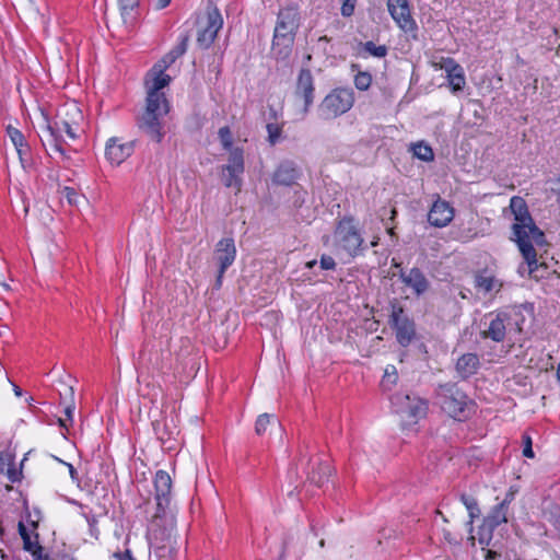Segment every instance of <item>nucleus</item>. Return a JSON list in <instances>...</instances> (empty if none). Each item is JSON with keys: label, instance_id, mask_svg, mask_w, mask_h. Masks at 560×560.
Returning <instances> with one entry per match:
<instances>
[{"label": "nucleus", "instance_id": "7", "mask_svg": "<svg viewBox=\"0 0 560 560\" xmlns=\"http://www.w3.org/2000/svg\"><path fill=\"white\" fill-rule=\"evenodd\" d=\"M436 395L442 409L453 418L459 417L467 406L468 397L456 384L440 385Z\"/></svg>", "mask_w": 560, "mask_h": 560}, {"label": "nucleus", "instance_id": "57", "mask_svg": "<svg viewBox=\"0 0 560 560\" xmlns=\"http://www.w3.org/2000/svg\"><path fill=\"white\" fill-rule=\"evenodd\" d=\"M316 264H317L316 260H311V261L306 262V267L313 268Z\"/></svg>", "mask_w": 560, "mask_h": 560}, {"label": "nucleus", "instance_id": "2", "mask_svg": "<svg viewBox=\"0 0 560 560\" xmlns=\"http://www.w3.org/2000/svg\"><path fill=\"white\" fill-rule=\"evenodd\" d=\"M171 77L152 67L147 75V102L143 113L138 117L139 129L152 141L160 143L165 135L164 119L170 112V104L165 94L161 92L168 85Z\"/></svg>", "mask_w": 560, "mask_h": 560}, {"label": "nucleus", "instance_id": "15", "mask_svg": "<svg viewBox=\"0 0 560 560\" xmlns=\"http://www.w3.org/2000/svg\"><path fill=\"white\" fill-rule=\"evenodd\" d=\"M133 152V142H122L119 138H110L105 148V155L107 160L114 165H120Z\"/></svg>", "mask_w": 560, "mask_h": 560}, {"label": "nucleus", "instance_id": "41", "mask_svg": "<svg viewBox=\"0 0 560 560\" xmlns=\"http://www.w3.org/2000/svg\"><path fill=\"white\" fill-rule=\"evenodd\" d=\"M7 135L15 148L23 147V143L26 142L24 135L12 126L7 127Z\"/></svg>", "mask_w": 560, "mask_h": 560}, {"label": "nucleus", "instance_id": "50", "mask_svg": "<svg viewBox=\"0 0 560 560\" xmlns=\"http://www.w3.org/2000/svg\"><path fill=\"white\" fill-rule=\"evenodd\" d=\"M8 478L11 482H16L20 480V472H18L15 468H9Z\"/></svg>", "mask_w": 560, "mask_h": 560}, {"label": "nucleus", "instance_id": "60", "mask_svg": "<svg viewBox=\"0 0 560 560\" xmlns=\"http://www.w3.org/2000/svg\"><path fill=\"white\" fill-rule=\"evenodd\" d=\"M319 547L320 548L325 547V540L324 539L319 540Z\"/></svg>", "mask_w": 560, "mask_h": 560}, {"label": "nucleus", "instance_id": "8", "mask_svg": "<svg viewBox=\"0 0 560 560\" xmlns=\"http://www.w3.org/2000/svg\"><path fill=\"white\" fill-rule=\"evenodd\" d=\"M392 404L395 407V411L408 423H416L420 418L424 417L428 409V405L423 399L402 393L395 394L392 397Z\"/></svg>", "mask_w": 560, "mask_h": 560}, {"label": "nucleus", "instance_id": "4", "mask_svg": "<svg viewBox=\"0 0 560 560\" xmlns=\"http://www.w3.org/2000/svg\"><path fill=\"white\" fill-rule=\"evenodd\" d=\"M299 25L300 13L296 7L289 5L279 11L272 40V51L277 58L289 56Z\"/></svg>", "mask_w": 560, "mask_h": 560}, {"label": "nucleus", "instance_id": "53", "mask_svg": "<svg viewBox=\"0 0 560 560\" xmlns=\"http://www.w3.org/2000/svg\"><path fill=\"white\" fill-rule=\"evenodd\" d=\"M171 3V0H156V8L164 9Z\"/></svg>", "mask_w": 560, "mask_h": 560}, {"label": "nucleus", "instance_id": "24", "mask_svg": "<svg viewBox=\"0 0 560 560\" xmlns=\"http://www.w3.org/2000/svg\"><path fill=\"white\" fill-rule=\"evenodd\" d=\"M331 467L328 462L326 460H319L317 463V467L313 468L312 472L308 475V480L318 486L322 487L331 475Z\"/></svg>", "mask_w": 560, "mask_h": 560}, {"label": "nucleus", "instance_id": "54", "mask_svg": "<svg viewBox=\"0 0 560 560\" xmlns=\"http://www.w3.org/2000/svg\"><path fill=\"white\" fill-rule=\"evenodd\" d=\"M392 264H393V267H395L396 269H399V273L401 272V270H404L401 268V264L400 262H396L395 259H393Z\"/></svg>", "mask_w": 560, "mask_h": 560}, {"label": "nucleus", "instance_id": "32", "mask_svg": "<svg viewBox=\"0 0 560 560\" xmlns=\"http://www.w3.org/2000/svg\"><path fill=\"white\" fill-rule=\"evenodd\" d=\"M273 424V425H280L279 421L269 413H262L257 418L256 424H255V431L258 435H261L266 433L267 427Z\"/></svg>", "mask_w": 560, "mask_h": 560}, {"label": "nucleus", "instance_id": "10", "mask_svg": "<svg viewBox=\"0 0 560 560\" xmlns=\"http://www.w3.org/2000/svg\"><path fill=\"white\" fill-rule=\"evenodd\" d=\"M222 26L223 19L219 9L212 4L208 5L205 18L199 21V30L197 34L198 46L201 49L209 48Z\"/></svg>", "mask_w": 560, "mask_h": 560}, {"label": "nucleus", "instance_id": "14", "mask_svg": "<svg viewBox=\"0 0 560 560\" xmlns=\"http://www.w3.org/2000/svg\"><path fill=\"white\" fill-rule=\"evenodd\" d=\"M387 9L393 20L404 32L407 33L417 30V24L411 16L408 0H387Z\"/></svg>", "mask_w": 560, "mask_h": 560}, {"label": "nucleus", "instance_id": "36", "mask_svg": "<svg viewBox=\"0 0 560 560\" xmlns=\"http://www.w3.org/2000/svg\"><path fill=\"white\" fill-rule=\"evenodd\" d=\"M544 516L547 521L555 525L560 523V506L553 502H549L544 508Z\"/></svg>", "mask_w": 560, "mask_h": 560}, {"label": "nucleus", "instance_id": "27", "mask_svg": "<svg viewBox=\"0 0 560 560\" xmlns=\"http://www.w3.org/2000/svg\"><path fill=\"white\" fill-rule=\"evenodd\" d=\"M229 162L222 166L223 171H231L233 173H244V152L241 148L229 150Z\"/></svg>", "mask_w": 560, "mask_h": 560}, {"label": "nucleus", "instance_id": "47", "mask_svg": "<svg viewBox=\"0 0 560 560\" xmlns=\"http://www.w3.org/2000/svg\"><path fill=\"white\" fill-rule=\"evenodd\" d=\"M357 0H342L341 14L343 16H351L354 12Z\"/></svg>", "mask_w": 560, "mask_h": 560}, {"label": "nucleus", "instance_id": "35", "mask_svg": "<svg viewBox=\"0 0 560 560\" xmlns=\"http://www.w3.org/2000/svg\"><path fill=\"white\" fill-rule=\"evenodd\" d=\"M62 197L67 199L69 205L79 207L82 202H86L83 195L79 194L74 188L72 187H65L61 190Z\"/></svg>", "mask_w": 560, "mask_h": 560}, {"label": "nucleus", "instance_id": "20", "mask_svg": "<svg viewBox=\"0 0 560 560\" xmlns=\"http://www.w3.org/2000/svg\"><path fill=\"white\" fill-rule=\"evenodd\" d=\"M510 319L506 313H498L489 323L488 329L482 331L483 338H490L495 342L504 340L506 335L505 322Z\"/></svg>", "mask_w": 560, "mask_h": 560}, {"label": "nucleus", "instance_id": "3", "mask_svg": "<svg viewBox=\"0 0 560 560\" xmlns=\"http://www.w3.org/2000/svg\"><path fill=\"white\" fill-rule=\"evenodd\" d=\"M155 500L158 512L154 514L150 526L151 546L159 556L164 557L176 552V538L174 536L175 523L173 517L166 516V508L171 501L172 479L164 471L159 470L154 478Z\"/></svg>", "mask_w": 560, "mask_h": 560}, {"label": "nucleus", "instance_id": "59", "mask_svg": "<svg viewBox=\"0 0 560 560\" xmlns=\"http://www.w3.org/2000/svg\"><path fill=\"white\" fill-rule=\"evenodd\" d=\"M390 212H392V218H390V219H394V217H395V215H396V213H397L396 209H392V210H390Z\"/></svg>", "mask_w": 560, "mask_h": 560}, {"label": "nucleus", "instance_id": "58", "mask_svg": "<svg viewBox=\"0 0 560 560\" xmlns=\"http://www.w3.org/2000/svg\"><path fill=\"white\" fill-rule=\"evenodd\" d=\"M290 472L296 475V465H293L291 468H290Z\"/></svg>", "mask_w": 560, "mask_h": 560}, {"label": "nucleus", "instance_id": "56", "mask_svg": "<svg viewBox=\"0 0 560 560\" xmlns=\"http://www.w3.org/2000/svg\"><path fill=\"white\" fill-rule=\"evenodd\" d=\"M14 393L16 396H21L22 395V390L19 386L14 385Z\"/></svg>", "mask_w": 560, "mask_h": 560}, {"label": "nucleus", "instance_id": "63", "mask_svg": "<svg viewBox=\"0 0 560 560\" xmlns=\"http://www.w3.org/2000/svg\"><path fill=\"white\" fill-rule=\"evenodd\" d=\"M559 49H560V45H559V47H558V50H559Z\"/></svg>", "mask_w": 560, "mask_h": 560}, {"label": "nucleus", "instance_id": "45", "mask_svg": "<svg viewBox=\"0 0 560 560\" xmlns=\"http://www.w3.org/2000/svg\"><path fill=\"white\" fill-rule=\"evenodd\" d=\"M266 128L268 132V142L271 145H275L280 139L282 128L278 124H268Z\"/></svg>", "mask_w": 560, "mask_h": 560}, {"label": "nucleus", "instance_id": "28", "mask_svg": "<svg viewBox=\"0 0 560 560\" xmlns=\"http://www.w3.org/2000/svg\"><path fill=\"white\" fill-rule=\"evenodd\" d=\"M475 287L488 293L497 289H501L502 283L499 282L493 276L487 275V272H478L475 276Z\"/></svg>", "mask_w": 560, "mask_h": 560}, {"label": "nucleus", "instance_id": "51", "mask_svg": "<svg viewBox=\"0 0 560 560\" xmlns=\"http://www.w3.org/2000/svg\"><path fill=\"white\" fill-rule=\"evenodd\" d=\"M115 557H117L119 560H126L127 558L132 560L131 552L128 549L125 552L115 553Z\"/></svg>", "mask_w": 560, "mask_h": 560}, {"label": "nucleus", "instance_id": "40", "mask_svg": "<svg viewBox=\"0 0 560 560\" xmlns=\"http://www.w3.org/2000/svg\"><path fill=\"white\" fill-rule=\"evenodd\" d=\"M372 83V75L369 72L361 71L354 77V85L360 91H366Z\"/></svg>", "mask_w": 560, "mask_h": 560}, {"label": "nucleus", "instance_id": "33", "mask_svg": "<svg viewBox=\"0 0 560 560\" xmlns=\"http://www.w3.org/2000/svg\"><path fill=\"white\" fill-rule=\"evenodd\" d=\"M497 526L487 520H483L478 530V540L481 545H489L492 539L493 529Z\"/></svg>", "mask_w": 560, "mask_h": 560}, {"label": "nucleus", "instance_id": "23", "mask_svg": "<svg viewBox=\"0 0 560 560\" xmlns=\"http://www.w3.org/2000/svg\"><path fill=\"white\" fill-rule=\"evenodd\" d=\"M188 36H184L180 43L167 52L161 60H159L153 67L156 71L165 72V70L173 65L177 58L183 56L187 50Z\"/></svg>", "mask_w": 560, "mask_h": 560}, {"label": "nucleus", "instance_id": "21", "mask_svg": "<svg viewBox=\"0 0 560 560\" xmlns=\"http://www.w3.org/2000/svg\"><path fill=\"white\" fill-rule=\"evenodd\" d=\"M122 24L131 28L138 18L140 0H117Z\"/></svg>", "mask_w": 560, "mask_h": 560}, {"label": "nucleus", "instance_id": "34", "mask_svg": "<svg viewBox=\"0 0 560 560\" xmlns=\"http://www.w3.org/2000/svg\"><path fill=\"white\" fill-rule=\"evenodd\" d=\"M243 173H233L231 171L222 170V182L225 187H234L236 190H241L242 179L241 175Z\"/></svg>", "mask_w": 560, "mask_h": 560}, {"label": "nucleus", "instance_id": "55", "mask_svg": "<svg viewBox=\"0 0 560 560\" xmlns=\"http://www.w3.org/2000/svg\"><path fill=\"white\" fill-rule=\"evenodd\" d=\"M304 448H305V450H306V448H308V444H307V443H305V442H304V443H303V445L300 447V451H299V452H300V457L304 456V452H303V450H304Z\"/></svg>", "mask_w": 560, "mask_h": 560}, {"label": "nucleus", "instance_id": "48", "mask_svg": "<svg viewBox=\"0 0 560 560\" xmlns=\"http://www.w3.org/2000/svg\"><path fill=\"white\" fill-rule=\"evenodd\" d=\"M336 267V261L331 256L323 255L320 257V268L324 270H332Z\"/></svg>", "mask_w": 560, "mask_h": 560}, {"label": "nucleus", "instance_id": "17", "mask_svg": "<svg viewBox=\"0 0 560 560\" xmlns=\"http://www.w3.org/2000/svg\"><path fill=\"white\" fill-rule=\"evenodd\" d=\"M301 170L293 161H283L273 173V182L278 185L291 186L301 177Z\"/></svg>", "mask_w": 560, "mask_h": 560}, {"label": "nucleus", "instance_id": "52", "mask_svg": "<svg viewBox=\"0 0 560 560\" xmlns=\"http://www.w3.org/2000/svg\"><path fill=\"white\" fill-rule=\"evenodd\" d=\"M63 464L67 465V467L69 469V474L71 476V479L78 480V472H77L75 468L71 464H68V463H63Z\"/></svg>", "mask_w": 560, "mask_h": 560}, {"label": "nucleus", "instance_id": "12", "mask_svg": "<svg viewBox=\"0 0 560 560\" xmlns=\"http://www.w3.org/2000/svg\"><path fill=\"white\" fill-rule=\"evenodd\" d=\"M236 258V247L232 237L220 240L213 252V259L218 266L214 289L219 290L222 285V279L226 269L233 265Z\"/></svg>", "mask_w": 560, "mask_h": 560}, {"label": "nucleus", "instance_id": "1", "mask_svg": "<svg viewBox=\"0 0 560 560\" xmlns=\"http://www.w3.org/2000/svg\"><path fill=\"white\" fill-rule=\"evenodd\" d=\"M510 209L514 214L515 223L512 226L513 240L526 262V266L521 265L518 272L524 275L525 272L535 279L540 276L537 275L538 264L537 254L534 245H542L545 243V235L542 231L535 224L533 218L529 214L527 205L522 197H513L510 201Z\"/></svg>", "mask_w": 560, "mask_h": 560}, {"label": "nucleus", "instance_id": "64", "mask_svg": "<svg viewBox=\"0 0 560 560\" xmlns=\"http://www.w3.org/2000/svg\"><path fill=\"white\" fill-rule=\"evenodd\" d=\"M558 182L560 183V178L558 179Z\"/></svg>", "mask_w": 560, "mask_h": 560}, {"label": "nucleus", "instance_id": "39", "mask_svg": "<svg viewBox=\"0 0 560 560\" xmlns=\"http://www.w3.org/2000/svg\"><path fill=\"white\" fill-rule=\"evenodd\" d=\"M398 378L396 368L394 365H388L385 369V373L383 376L382 385L386 389H390V387L396 384Z\"/></svg>", "mask_w": 560, "mask_h": 560}, {"label": "nucleus", "instance_id": "37", "mask_svg": "<svg viewBox=\"0 0 560 560\" xmlns=\"http://www.w3.org/2000/svg\"><path fill=\"white\" fill-rule=\"evenodd\" d=\"M68 392H69V395H70V402L66 406L65 408V415H66V419H59V424L60 427L65 428V429H68V424L67 422H72V419H73V412H74V401H73V395H74V390H73V387L72 386H69L68 387Z\"/></svg>", "mask_w": 560, "mask_h": 560}, {"label": "nucleus", "instance_id": "31", "mask_svg": "<svg viewBox=\"0 0 560 560\" xmlns=\"http://www.w3.org/2000/svg\"><path fill=\"white\" fill-rule=\"evenodd\" d=\"M412 152L413 155L417 156L419 160L424 162L433 161L434 153L430 145L425 144L424 142H418L412 145Z\"/></svg>", "mask_w": 560, "mask_h": 560}, {"label": "nucleus", "instance_id": "44", "mask_svg": "<svg viewBox=\"0 0 560 560\" xmlns=\"http://www.w3.org/2000/svg\"><path fill=\"white\" fill-rule=\"evenodd\" d=\"M219 138L225 150H231L233 144L232 132L228 126L219 129Z\"/></svg>", "mask_w": 560, "mask_h": 560}, {"label": "nucleus", "instance_id": "38", "mask_svg": "<svg viewBox=\"0 0 560 560\" xmlns=\"http://www.w3.org/2000/svg\"><path fill=\"white\" fill-rule=\"evenodd\" d=\"M362 46L365 52L377 58L385 57L388 51L385 45H375L373 42H366Z\"/></svg>", "mask_w": 560, "mask_h": 560}, {"label": "nucleus", "instance_id": "16", "mask_svg": "<svg viewBox=\"0 0 560 560\" xmlns=\"http://www.w3.org/2000/svg\"><path fill=\"white\" fill-rule=\"evenodd\" d=\"M454 218V208L440 197L433 202L428 213V222L435 228H444Z\"/></svg>", "mask_w": 560, "mask_h": 560}, {"label": "nucleus", "instance_id": "6", "mask_svg": "<svg viewBox=\"0 0 560 560\" xmlns=\"http://www.w3.org/2000/svg\"><path fill=\"white\" fill-rule=\"evenodd\" d=\"M354 103V93L351 89L337 88L328 93L318 106L319 116L334 119L351 109Z\"/></svg>", "mask_w": 560, "mask_h": 560}, {"label": "nucleus", "instance_id": "46", "mask_svg": "<svg viewBox=\"0 0 560 560\" xmlns=\"http://www.w3.org/2000/svg\"><path fill=\"white\" fill-rule=\"evenodd\" d=\"M523 455L528 458L534 457L532 438L527 434L523 435Z\"/></svg>", "mask_w": 560, "mask_h": 560}, {"label": "nucleus", "instance_id": "19", "mask_svg": "<svg viewBox=\"0 0 560 560\" xmlns=\"http://www.w3.org/2000/svg\"><path fill=\"white\" fill-rule=\"evenodd\" d=\"M400 279L402 283L411 288L417 295H421L428 291L430 287L429 280L419 268H411L409 272L401 270Z\"/></svg>", "mask_w": 560, "mask_h": 560}, {"label": "nucleus", "instance_id": "11", "mask_svg": "<svg viewBox=\"0 0 560 560\" xmlns=\"http://www.w3.org/2000/svg\"><path fill=\"white\" fill-rule=\"evenodd\" d=\"M294 101L301 105V112L306 115L315 98V82L310 69H301L293 92Z\"/></svg>", "mask_w": 560, "mask_h": 560}, {"label": "nucleus", "instance_id": "29", "mask_svg": "<svg viewBox=\"0 0 560 560\" xmlns=\"http://www.w3.org/2000/svg\"><path fill=\"white\" fill-rule=\"evenodd\" d=\"M19 534L23 539L24 549L32 552L34 556L37 551H42V546L37 541H32L30 533L23 522L19 523Z\"/></svg>", "mask_w": 560, "mask_h": 560}, {"label": "nucleus", "instance_id": "9", "mask_svg": "<svg viewBox=\"0 0 560 560\" xmlns=\"http://www.w3.org/2000/svg\"><path fill=\"white\" fill-rule=\"evenodd\" d=\"M389 325L395 330L396 339L402 347H408L416 337V325L408 317L401 305L390 304Z\"/></svg>", "mask_w": 560, "mask_h": 560}, {"label": "nucleus", "instance_id": "62", "mask_svg": "<svg viewBox=\"0 0 560 560\" xmlns=\"http://www.w3.org/2000/svg\"><path fill=\"white\" fill-rule=\"evenodd\" d=\"M0 534H2V527L0 526Z\"/></svg>", "mask_w": 560, "mask_h": 560}, {"label": "nucleus", "instance_id": "18", "mask_svg": "<svg viewBox=\"0 0 560 560\" xmlns=\"http://www.w3.org/2000/svg\"><path fill=\"white\" fill-rule=\"evenodd\" d=\"M441 69L445 70L453 92H459L466 84L463 68L452 58L443 59Z\"/></svg>", "mask_w": 560, "mask_h": 560}, {"label": "nucleus", "instance_id": "5", "mask_svg": "<svg viewBox=\"0 0 560 560\" xmlns=\"http://www.w3.org/2000/svg\"><path fill=\"white\" fill-rule=\"evenodd\" d=\"M336 245L349 256L355 257L364 249V238L358 226V222L351 215L338 220L334 232Z\"/></svg>", "mask_w": 560, "mask_h": 560}, {"label": "nucleus", "instance_id": "61", "mask_svg": "<svg viewBox=\"0 0 560 560\" xmlns=\"http://www.w3.org/2000/svg\"><path fill=\"white\" fill-rule=\"evenodd\" d=\"M388 232H389L390 235L394 234L393 229H389Z\"/></svg>", "mask_w": 560, "mask_h": 560}, {"label": "nucleus", "instance_id": "49", "mask_svg": "<svg viewBox=\"0 0 560 560\" xmlns=\"http://www.w3.org/2000/svg\"><path fill=\"white\" fill-rule=\"evenodd\" d=\"M86 522L90 526V533L93 537L97 538L98 529L96 527L97 518L95 515L85 514Z\"/></svg>", "mask_w": 560, "mask_h": 560}, {"label": "nucleus", "instance_id": "26", "mask_svg": "<svg viewBox=\"0 0 560 560\" xmlns=\"http://www.w3.org/2000/svg\"><path fill=\"white\" fill-rule=\"evenodd\" d=\"M511 500L512 495H508L501 503H499L492 509L491 513L485 520L489 521L495 526H499L502 523H506V513Z\"/></svg>", "mask_w": 560, "mask_h": 560}, {"label": "nucleus", "instance_id": "25", "mask_svg": "<svg viewBox=\"0 0 560 560\" xmlns=\"http://www.w3.org/2000/svg\"><path fill=\"white\" fill-rule=\"evenodd\" d=\"M71 114H72V119L71 120H61L59 122V126L61 128V135L69 139V140H75L78 135H77V131L74 129V125H77V120L75 118H81V112L80 109L78 108V106L75 104H72L70 107H69Z\"/></svg>", "mask_w": 560, "mask_h": 560}, {"label": "nucleus", "instance_id": "30", "mask_svg": "<svg viewBox=\"0 0 560 560\" xmlns=\"http://www.w3.org/2000/svg\"><path fill=\"white\" fill-rule=\"evenodd\" d=\"M460 501L468 510V513H469L468 525L471 526L474 523V520L476 517H479V515H480V509L478 506V502L474 497L467 495L465 493L460 494Z\"/></svg>", "mask_w": 560, "mask_h": 560}, {"label": "nucleus", "instance_id": "42", "mask_svg": "<svg viewBox=\"0 0 560 560\" xmlns=\"http://www.w3.org/2000/svg\"><path fill=\"white\" fill-rule=\"evenodd\" d=\"M152 427H153V431H154L156 438L161 442H165L166 440H168L171 438L172 432L168 431L167 427L165 424H162L159 420H154L152 422Z\"/></svg>", "mask_w": 560, "mask_h": 560}, {"label": "nucleus", "instance_id": "43", "mask_svg": "<svg viewBox=\"0 0 560 560\" xmlns=\"http://www.w3.org/2000/svg\"><path fill=\"white\" fill-rule=\"evenodd\" d=\"M21 165L26 168L31 164V149L27 142L23 143V147L15 148Z\"/></svg>", "mask_w": 560, "mask_h": 560}, {"label": "nucleus", "instance_id": "22", "mask_svg": "<svg viewBox=\"0 0 560 560\" xmlns=\"http://www.w3.org/2000/svg\"><path fill=\"white\" fill-rule=\"evenodd\" d=\"M479 365V357L476 353H465L458 358L456 371L463 378H467L477 373Z\"/></svg>", "mask_w": 560, "mask_h": 560}, {"label": "nucleus", "instance_id": "13", "mask_svg": "<svg viewBox=\"0 0 560 560\" xmlns=\"http://www.w3.org/2000/svg\"><path fill=\"white\" fill-rule=\"evenodd\" d=\"M38 136L43 147L50 156H65L63 143H66V138L61 135V128L58 121L54 125L47 121L45 126L40 128Z\"/></svg>", "mask_w": 560, "mask_h": 560}]
</instances>
